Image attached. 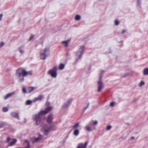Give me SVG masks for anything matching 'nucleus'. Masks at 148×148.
<instances>
[{"instance_id":"e433bc0d","label":"nucleus","mask_w":148,"mask_h":148,"mask_svg":"<svg viewBox=\"0 0 148 148\" xmlns=\"http://www.w3.org/2000/svg\"><path fill=\"white\" fill-rule=\"evenodd\" d=\"M21 148H30V144H29V143L28 144H27V146L24 148L21 147Z\"/></svg>"},{"instance_id":"4be33fe9","label":"nucleus","mask_w":148,"mask_h":148,"mask_svg":"<svg viewBox=\"0 0 148 148\" xmlns=\"http://www.w3.org/2000/svg\"><path fill=\"white\" fill-rule=\"evenodd\" d=\"M75 19L76 20H79L81 19L80 16L78 15H77L76 16Z\"/></svg>"},{"instance_id":"ddd939ff","label":"nucleus","mask_w":148,"mask_h":148,"mask_svg":"<svg viewBox=\"0 0 148 148\" xmlns=\"http://www.w3.org/2000/svg\"><path fill=\"white\" fill-rule=\"evenodd\" d=\"M42 139L41 136H39L37 138H36L34 140H33L32 143L33 144L38 142L40 140Z\"/></svg>"},{"instance_id":"423d86ee","label":"nucleus","mask_w":148,"mask_h":148,"mask_svg":"<svg viewBox=\"0 0 148 148\" xmlns=\"http://www.w3.org/2000/svg\"><path fill=\"white\" fill-rule=\"evenodd\" d=\"M102 77L101 76L99 78V81L98 82V87L97 89V91L99 92L101 91V89L103 87V84L101 82Z\"/></svg>"},{"instance_id":"aec40b11","label":"nucleus","mask_w":148,"mask_h":148,"mask_svg":"<svg viewBox=\"0 0 148 148\" xmlns=\"http://www.w3.org/2000/svg\"><path fill=\"white\" fill-rule=\"evenodd\" d=\"M79 133V131L77 129L75 130L73 132V134L77 136L78 135Z\"/></svg>"},{"instance_id":"f8f14e48","label":"nucleus","mask_w":148,"mask_h":148,"mask_svg":"<svg viewBox=\"0 0 148 148\" xmlns=\"http://www.w3.org/2000/svg\"><path fill=\"white\" fill-rule=\"evenodd\" d=\"M42 98L43 96L42 95H40L37 97L34 98L33 101L35 102L39 100L40 101L42 99Z\"/></svg>"},{"instance_id":"473e14b6","label":"nucleus","mask_w":148,"mask_h":148,"mask_svg":"<svg viewBox=\"0 0 148 148\" xmlns=\"http://www.w3.org/2000/svg\"><path fill=\"white\" fill-rule=\"evenodd\" d=\"M112 128V126L110 125H108L107 126L106 130H110Z\"/></svg>"},{"instance_id":"20e7f679","label":"nucleus","mask_w":148,"mask_h":148,"mask_svg":"<svg viewBox=\"0 0 148 148\" xmlns=\"http://www.w3.org/2000/svg\"><path fill=\"white\" fill-rule=\"evenodd\" d=\"M49 51V49L45 48L41 50L40 51V59L41 60H45L48 56V55L46 54V52Z\"/></svg>"},{"instance_id":"5701e85b","label":"nucleus","mask_w":148,"mask_h":148,"mask_svg":"<svg viewBox=\"0 0 148 148\" xmlns=\"http://www.w3.org/2000/svg\"><path fill=\"white\" fill-rule=\"evenodd\" d=\"M72 100L70 99L69 100H68L65 103V104L66 106H68L72 102Z\"/></svg>"},{"instance_id":"72a5a7b5","label":"nucleus","mask_w":148,"mask_h":148,"mask_svg":"<svg viewBox=\"0 0 148 148\" xmlns=\"http://www.w3.org/2000/svg\"><path fill=\"white\" fill-rule=\"evenodd\" d=\"M119 22L117 20H116L115 21V25H118L119 24Z\"/></svg>"},{"instance_id":"9d476101","label":"nucleus","mask_w":148,"mask_h":148,"mask_svg":"<svg viewBox=\"0 0 148 148\" xmlns=\"http://www.w3.org/2000/svg\"><path fill=\"white\" fill-rule=\"evenodd\" d=\"M11 140V142L9 144L8 146L7 147L9 146H13L16 143L17 141V140L15 138H12Z\"/></svg>"},{"instance_id":"2f4dec72","label":"nucleus","mask_w":148,"mask_h":148,"mask_svg":"<svg viewBox=\"0 0 148 148\" xmlns=\"http://www.w3.org/2000/svg\"><path fill=\"white\" fill-rule=\"evenodd\" d=\"M34 37V35L33 34H31L30 35V37L29 39V40L30 41L32 40Z\"/></svg>"},{"instance_id":"dca6fc26","label":"nucleus","mask_w":148,"mask_h":148,"mask_svg":"<svg viewBox=\"0 0 148 148\" xmlns=\"http://www.w3.org/2000/svg\"><path fill=\"white\" fill-rule=\"evenodd\" d=\"M11 115L14 117L19 119L18 114L17 113L15 112H12L11 113Z\"/></svg>"},{"instance_id":"a18cd8bd","label":"nucleus","mask_w":148,"mask_h":148,"mask_svg":"<svg viewBox=\"0 0 148 148\" xmlns=\"http://www.w3.org/2000/svg\"><path fill=\"white\" fill-rule=\"evenodd\" d=\"M15 148H21V147H16Z\"/></svg>"},{"instance_id":"412c9836","label":"nucleus","mask_w":148,"mask_h":148,"mask_svg":"<svg viewBox=\"0 0 148 148\" xmlns=\"http://www.w3.org/2000/svg\"><path fill=\"white\" fill-rule=\"evenodd\" d=\"M143 74L145 75H148V69H145L143 71Z\"/></svg>"},{"instance_id":"6e6552de","label":"nucleus","mask_w":148,"mask_h":148,"mask_svg":"<svg viewBox=\"0 0 148 148\" xmlns=\"http://www.w3.org/2000/svg\"><path fill=\"white\" fill-rule=\"evenodd\" d=\"M88 143V141H86L85 142L84 145L82 143H79L78 145L77 148H86Z\"/></svg>"},{"instance_id":"9b49d317","label":"nucleus","mask_w":148,"mask_h":148,"mask_svg":"<svg viewBox=\"0 0 148 148\" xmlns=\"http://www.w3.org/2000/svg\"><path fill=\"white\" fill-rule=\"evenodd\" d=\"M15 92H12L11 93H9L7 94L5 96L4 99H8L10 97H12V96L15 94Z\"/></svg>"},{"instance_id":"c756f323","label":"nucleus","mask_w":148,"mask_h":148,"mask_svg":"<svg viewBox=\"0 0 148 148\" xmlns=\"http://www.w3.org/2000/svg\"><path fill=\"white\" fill-rule=\"evenodd\" d=\"M19 51L21 53L23 54L24 53V51H23V49H21V47L19 48Z\"/></svg>"},{"instance_id":"39448f33","label":"nucleus","mask_w":148,"mask_h":148,"mask_svg":"<svg viewBox=\"0 0 148 148\" xmlns=\"http://www.w3.org/2000/svg\"><path fill=\"white\" fill-rule=\"evenodd\" d=\"M41 117V115L39 113L33 116L32 118L36 121V125H38L40 123Z\"/></svg>"},{"instance_id":"2eb2a0df","label":"nucleus","mask_w":148,"mask_h":148,"mask_svg":"<svg viewBox=\"0 0 148 148\" xmlns=\"http://www.w3.org/2000/svg\"><path fill=\"white\" fill-rule=\"evenodd\" d=\"M70 40H68L66 41H63L62 42V43L63 44H64V47H67L68 46V44Z\"/></svg>"},{"instance_id":"7ed1b4c3","label":"nucleus","mask_w":148,"mask_h":148,"mask_svg":"<svg viewBox=\"0 0 148 148\" xmlns=\"http://www.w3.org/2000/svg\"><path fill=\"white\" fill-rule=\"evenodd\" d=\"M84 49L85 47L84 46H80L79 47V50L76 55V61L81 58Z\"/></svg>"},{"instance_id":"c85d7f7f","label":"nucleus","mask_w":148,"mask_h":148,"mask_svg":"<svg viewBox=\"0 0 148 148\" xmlns=\"http://www.w3.org/2000/svg\"><path fill=\"white\" fill-rule=\"evenodd\" d=\"M145 84V83L142 81H141L139 84V86L140 87H141L142 86Z\"/></svg>"},{"instance_id":"6ab92c4d","label":"nucleus","mask_w":148,"mask_h":148,"mask_svg":"<svg viewBox=\"0 0 148 148\" xmlns=\"http://www.w3.org/2000/svg\"><path fill=\"white\" fill-rule=\"evenodd\" d=\"M64 67V65L63 64H60L59 66V68L60 70H62Z\"/></svg>"},{"instance_id":"cd10ccee","label":"nucleus","mask_w":148,"mask_h":148,"mask_svg":"<svg viewBox=\"0 0 148 148\" xmlns=\"http://www.w3.org/2000/svg\"><path fill=\"white\" fill-rule=\"evenodd\" d=\"M22 91L23 93L24 94H25L27 93V91L26 89L25 88H23L22 89Z\"/></svg>"},{"instance_id":"a878e982","label":"nucleus","mask_w":148,"mask_h":148,"mask_svg":"<svg viewBox=\"0 0 148 148\" xmlns=\"http://www.w3.org/2000/svg\"><path fill=\"white\" fill-rule=\"evenodd\" d=\"M2 110L3 112H5L8 111V109L7 107H4L3 108Z\"/></svg>"},{"instance_id":"f03ea898","label":"nucleus","mask_w":148,"mask_h":148,"mask_svg":"<svg viewBox=\"0 0 148 148\" xmlns=\"http://www.w3.org/2000/svg\"><path fill=\"white\" fill-rule=\"evenodd\" d=\"M57 67L54 66L52 69H50L47 72L48 74L50 75L52 77L56 78L57 75Z\"/></svg>"},{"instance_id":"f704fd0d","label":"nucleus","mask_w":148,"mask_h":148,"mask_svg":"<svg viewBox=\"0 0 148 148\" xmlns=\"http://www.w3.org/2000/svg\"><path fill=\"white\" fill-rule=\"evenodd\" d=\"M4 45V43L2 42H1L0 44V48L2 47V46H3Z\"/></svg>"},{"instance_id":"bb28decb","label":"nucleus","mask_w":148,"mask_h":148,"mask_svg":"<svg viewBox=\"0 0 148 148\" xmlns=\"http://www.w3.org/2000/svg\"><path fill=\"white\" fill-rule=\"evenodd\" d=\"M5 123L3 122L0 123V128H2L5 125Z\"/></svg>"},{"instance_id":"4c0bfd02","label":"nucleus","mask_w":148,"mask_h":148,"mask_svg":"<svg viewBox=\"0 0 148 148\" xmlns=\"http://www.w3.org/2000/svg\"><path fill=\"white\" fill-rule=\"evenodd\" d=\"M114 103L113 102H112L110 103V106L112 107H113L114 106Z\"/></svg>"},{"instance_id":"0eeeda50","label":"nucleus","mask_w":148,"mask_h":148,"mask_svg":"<svg viewBox=\"0 0 148 148\" xmlns=\"http://www.w3.org/2000/svg\"><path fill=\"white\" fill-rule=\"evenodd\" d=\"M47 126L48 125H46L43 127L44 130L45 131L44 134L46 135H48L49 132L51 130V127L48 128Z\"/></svg>"},{"instance_id":"ea45409f","label":"nucleus","mask_w":148,"mask_h":148,"mask_svg":"<svg viewBox=\"0 0 148 148\" xmlns=\"http://www.w3.org/2000/svg\"><path fill=\"white\" fill-rule=\"evenodd\" d=\"M25 143H27V144H28V143H29V144H29V142L27 140H25Z\"/></svg>"},{"instance_id":"393cba45","label":"nucleus","mask_w":148,"mask_h":148,"mask_svg":"<svg viewBox=\"0 0 148 148\" xmlns=\"http://www.w3.org/2000/svg\"><path fill=\"white\" fill-rule=\"evenodd\" d=\"M79 126V123H77L75 124L72 127L73 129H76V128H77Z\"/></svg>"},{"instance_id":"37998d69","label":"nucleus","mask_w":148,"mask_h":148,"mask_svg":"<svg viewBox=\"0 0 148 148\" xmlns=\"http://www.w3.org/2000/svg\"><path fill=\"white\" fill-rule=\"evenodd\" d=\"M125 30H123V31L122 32V34H123L125 32Z\"/></svg>"},{"instance_id":"f3484780","label":"nucleus","mask_w":148,"mask_h":148,"mask_svg":"<svg viewBox=\"0 0 148 148\" xmlns=\"http://www.w3.org/2000/svg\"><path fill=\"white\" fill-rule=\"evenodd\" d=\"M53 108L52 107H49L45 109V110H46V112H47V114L50 111H51L53 109Z\"/></svg>"},{"instance_id":"58836bf2","label":"nucleus","mask_w":148,"mask_h":148,"mask_svg":"<svg viewBox=\"0 0 148 148\" xmlns=\"http://www.w3.org/2000/svg\"><path fill=\"white\" fill-rule=\"evenodd\" d=\"M3 16V14H0V21L1 20Z\"/></svg>"},{"instance_id":"b1692460","label":"nucleus","mask_w":148,"mask_h":148,"mask_svg":"<svg viewBox=\"0 0 148 148\" xmlns=\"http://www.w3.org/2000/svg\"><path fill=\"white\" fill-rule=\"evenodd\" d=\"M32 101L29 100H28L26 102V105H30L32 104Z\"/></svg>"},{"instance_id":"7c9ffc66","label":"nucleus","mask_w":148,"mask_h":148,"mask_svg":"<svg viewBox=\"0 0 148 148\" xmlns=\"http://www.w3.org/2000/svg\"><path fill=\"white\" fill-rule=\"evenodd\" d=\"M86 129L89 131H92V130L90 127L86 126Z\"/></svg>"},{"instance_id":"c9c22d12","label":"nucleus","mask_w":148,"mask_h":148,"mask_svg":"<svg viewBox=\"0 0 148 148\" xmlns=\"http://www.w3.org/2000/svg\"><path fill=\"white\" fill-rule=\"evenodd\" d=\"M92 122L93 123V125H97L98 123V122L97 121H92Z\"/></svg>"},{"instance_id":"79ce46f5","label":"nucleus","mask_w":148,"mask_h":148,"mask_svg":"<svg viewBox=\"0 0 148 148\" xmlns=\"http://www.w3.org/2000/svg\"><path fill=\"white\" fill-rule=\"evenodd\" d=\"M89 103H88V104H87V107L85 108L84 110H85L88 108V106H89Z\"/></svg>"},{"instance_id":"4468645a","label":"nucleus","mask_w":148,"mask_h":148,"mask_svg":"<svg viewBox=\"0 0 148 148\" xmlns=\"http://www.w3.org/2000/svg\"><path fill=\"white\" fill-rule=\"evenodd\" d=\"M36 87H29L27 89V92L28 93H30L35 89L36 88Z\"/></svg>"},{"instance_id":"a19ab883","label":"nucleus","mask_w":148,"mask_h":148,"mask_svg":"<svg viewBox=\"0 0 148 148\" xmlns=\"http://www.w3.org/2000/svg\"><path fill=\"white\" fill-rule=\"evenodd\" d=\"M10 140V138L8 137L7 138V142H9Z\"/></svg>"},{"instance_id":"1a4fd4ad","label":"nucleus","mask_w":148,"mask_h":148,"mask_svg":"<svg viewBox=\"0 0 148 148\" xmlns=\"http://www.w3.org/2000/svg\"><path fill=\"white\" fill-rule=\"evenodd\" d=\"M53 119V116L52 114H49L48 116L47 122L48 124L51 123Z\"/></svg>"},{"instance_id":"a211bd4d","label":"nucleus","mask_w":148,"mask_h":148,"mask_svg":"<svg viewBox=\"0 0 148 148\" xmlns=\"http://www.w3.org/2000/svg\"><path fill=\"white\" fill-rule=\"evenodd\" d=\"M40 115L42 116V115H45L47 114V112H46V110L42 111L39 112Z\"/></svg>"},{"instance_id":"f257e3e1","label":"nucleus","mask_w":148,"mask_h":148,"mask_svg":"<svg viewBox=\"0 0 148 148\" xmlns=\"http://www.w3.org/2000/svg\"><path fill=\"white\" fill-rule=\"evenodd\" d=\"M32 75V71H27L23 68H18L16 71V76L19 79L20 82H23L24 80V77L28 75Z\"/></svg>"},{"instance_id":"c03bdc74","label":"nucleus","mask_w":148,"mask_h":148,"mask_svg":"<svg viewBox=\"0 0 148 148\" xmlns=\"http://www.w3.org/2000/svg\"><path fill=\"white\" fill-rule=\"evenodd\" d=\"M131 139L133 140H134L135 139V138L134 137L132 136L131 137Z\"/></svg>"}]
</instances>
